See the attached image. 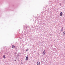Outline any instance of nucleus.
<instances>
[{"instance_id": "1", "label": "nucleus", "mask_w": 65, "mask_h": 65, "mask_svg": "<svg viewBox=\"0 0 65 65\" xmlns=\"http://www.w3.org/2000/svg\"><path fill=\"white\" fill-rule=\"evenodd\" d=\"M45 51L44 50L43 52V55H45Z\"/></svg>"}, {"instance_id": "2", "label": "nucleus", "mask_w": 65, "mask_h": 65, "mask_svg": "<svg viewBox=\"0 0 65 65\" xmlns=\"http://www.w3.org/2000/svg\"><path fill=\"white\" fill-rule=\"evenodd\" d=\"M63 14V13H62V12H61L60 14V16H62V15Z\"/></svg>"}, {"instance_id": "3", "label": "nucleus", "mask_w": 65, "mask_h": 65, "mask_svg": "<svg viewBox=\"0 0 65 65\" xmlns=\"http://www.w3.org/2000/svg\"><path fill=\"white\" fill-rule=\"evenodd\" d=\"M12 48H14L15 47V46L14 45H13L12 46Z\"/></svg>"}, {"instance_id": "4", "label": "nucleus", "mask_w": 65, "mask_h": 65, "mask_svg": "<svg viewBox=\"0 0 65 65\" xmlns=\"http://www.w3.org/2000/svg\"><path fill=\"white\" fill-rule=\"evenodd\" d=\"M37 65H40V62L38 61L37 63Z\"/></svg>"}, {"instance_id": "5", "label": "nucleus", "mask_w": 65, "mask_h": 65, "mask_svg": "<svg viewBox=\"0 0 65 65\" xmlns=\"http://www.w3.org/2000/svg\"><path fill=\"white\" fill-rule=\"evenodd\" d=\"M65 35V32L64 31L63 32V36H64V35Z\"/></svg>"}, {"instance_id": "6", "label": "nucleus", "mask_w": 65, "mask_h": 65, "mask_svg": "<svg viewBox=\"0 0 65 65\" xmlns=\"http://www.w3.org/2000/svg\"><path fill=\"white\" fill-rule=\"evenodd\" d=\"M29 56V55H27V56H26V58L28 59V57Z\"/></svg>"}, {"instance_id": "7", "label": "nucleus", "mask_w": 65, "mask_h": 65, "mask_svg": "<svg viewBox=\"0 0 65 65\" xmlns=\"http://www.w3.org/2000/svg\"><path fill=\"white\" fill-rule=\"evenodd\" d=\"M63 27H62L61 28V31H63Z\"/></svg>"}, {"instance_id": "8", "label": "nucleus", "mask_w": 65, "mask_h": 65, "mask_svg": "<svg viewBox=\"0 0 65 65\" xmlns=\"http://www.w3.org/2000/svg\"><path fill=\"white\" fill-rule=\"evenodd\" d=\"M15 49L16 50V51H18V48H17V47H15Z\"/></svg>"}, {"instance_id": "9", "label": "nucleus", "mask_w": 65, "mask_h": 65, "mask_svg": "<svg viewBox=\"0 0 65 65\" xmlns=\"http://www.w3.org/2000/svg\"><path fill=\"white\" fill-rule=\"evenodd\" d=\"M28 58H26L25 59V60H26V61H28Z\"/></svg>"}, {"instance_id": "10", "label": "nucleus", "mask_w": 65, "mask_h": 65, "mask_svg": "<svg viewBox=\"0 0 65 65\" xmlns=\"http://www.w3.org/2000/svg\"><path fill=\"white\" fill-rule=\"evenodd\" d=\"M3 57L5 59V55H3Z\"/></svg>"}, {"instance_id": "11", "label": "nucleus", "mask_w": 65, "mask_h": 65, "mask_svg": "<svg viewBox=\"0 0 65 65\" xmlns=\"http://www.w3.org/2000/svg\"><path fill=\"white\" fill-rule=\"evenodd\" d=\"M28 50H29V49L28 48H27L26 50V51H28Z\"/></svg>"}, {"instance_id": "12", "label": "nucleus", "mask_w": 65, "mask_h": 65, "mask_svg": "<svg viewBox=\"0 0 65 65\" xmlns=\"http://www.w3.org/2000/svg\"><path fill=\"white\" fill-rule=\"evenodd\" d=\"M21 64H22V63H22V60H21Z\"/></svg>"}, {"instance_id": "13", "label": "nucleus", "mask_w": 65, "mask_h": 65, "mask_svg": "<svg viewBox=\"0 0 65 65\" xmlns=\"http://www.w3.org/2000/svg\"><path fill=\"white\" fill-rule=\"evenodd\" d=\"M60 6H61V3H60Z\"/></svg>"}, {"instance_id": "14", "label": "nucleus", "mask_w": 65, "mask_h": 65, "mask_svg": "<svg viewBox=\"0 0 65 65\" xmlns=\"http://www.w3.org/2000/svg\"><path fill=\"white\" fill-rule=\"evenodd\" d=\"M26 29H27L28 28V27H27V26L26 27Z\"/></svg>"}, {"instance_id": "15", "label": "nucleus", "mask_w": 65, "mask_h": 65, "mask_svg": "<svg viewBox=\"0 0 65 65\" xmlns=\"http://www.w3.org/2000/svg\"><path fill=\"white\" fill-rule=\"evenodd\" d=\"M16 59H15L14 60V61H15V62L16 61Z\"/></svg>"}, {"instance_id": "16", "label": "nucleus", "mask_w": 65, "mask_h": 65, "mask_svg": "<svg viewBox=\"0 0 65 65\" xmlns=\"http://www.w3.org/2000/svg\"><path fill=\"white\" fill-rule=\"evenodd\" d=\"M15 54H16V53H15Z\"/></svg>"}]
</instances>
